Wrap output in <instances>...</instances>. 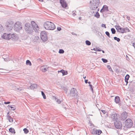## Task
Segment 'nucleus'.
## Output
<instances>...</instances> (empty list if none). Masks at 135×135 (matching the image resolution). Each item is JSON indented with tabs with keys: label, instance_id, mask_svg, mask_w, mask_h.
Wrapping results in <instances>:
<instances>
[{
	"label": "nucleus",
	"instance_id": "1",
	"mask_svg": "<svg viewBox=\"0 0 135 135\" xmlns=\"http://www.w3.org/2000/svg\"><path fill=\"white\" fill-rule=\"evenodd\" d=\"M31 25L28 23H26L25 25V29L26 32L30 34H32L33 30L36 32H37L39 28L38 25L33 21L31 22Z\"/></svg>",
	"mask_w": 135,
	"mask_h": 135
},
{
	"label": "nucleus",
	"instance_id": "2",
	"mask_svg": "<svg viewBox=\"0 0 135 135\" xmlns=\"http://www.w3.org/2000/svg\"><path fill=\"white\" fill-rule=\"evenodd\" d=\"M45 28L47 30H53L55 28L54 24L51 22L46 21L44 24Z\"/></svg>",
	"mask_w": 135,
	"mask_h": 135
},
{
	"label": "nucleus",
	"instance_id": "3",
	"mask_svg": "<svg viewBox=\"0 0 135 135\" xmlns=\"http://www.w3.org/2000/svg\"><path fill=\"white\" fill-rule=\"evenodd\" d=\"M77 91L76 89L73 88L70 91V96H72L76 99L78 98V96L77 94Z\"/></svg>",
	"mask_w": 135,
	"mask_h": 135
},
{
	"label": "nucleus",
	"instance_id": "4",
	"mask_svg": "<svg viewBox=\"0 0 135 135\" xmlns=\"http://www.w3.org/2000/svg\"><path fill=\"white\" fill-rule=\"evenodd\" d=\"M22 26L19 22H17L14 25V28L15 30L18 32L22 29Z\"/></svg>",
	"mask_w": 135,
	"mask_h": 135
},
{
	"label": "nucleus",
	"instance_id": "5",
	"mask_svg": "<svg viewBox=\"0 0 135 135\" xmlns=\"http://www.w3.org/2000/svg\"><path fill=\"white\" fill-rule=\"evenodd\" d=\"M14 24V22L12 21H8L6 25L7 30L8 31H10L12 30Z\"/></svg>",
	"mask_w": 135,
	"mask_h": 135
},
{
	"label": "nucleus",
	"instance_id": "6",
	"mask_svg": "<svg viewBox=\"0 0 135 135\" xmlns=\"http://www.w3.org/2000/svg\"><path fill=\"white\" fill-rule=\"evenodd\" d=\"M41 39L44 41H45L47 40V37L46 33L44 31L41 32Z\"/></svg>",
	"mask_w": 135,
	"mask_h": 135
},
{
	"label": "nucleus",
	"instance_id": "7",
	"mask_svg": "<svg viewBox=\"0 0 135 135\" xmlns=\"http://www.w3.org/2000/svg\"><path fill=\"white\" fill-rule=\"evenodd\" d=\"M114 125L116 128L118 129L120 128L122 126L121 122L119 120H116L115 122Z\"/></svg>",
	"mask_w": 135,
	"mask_h": 135
},
{
	"label": "nucleus",
	"instance_id": "8",
	"mask_svg": "<svg viewBox=\"0 0 135 135\" xmlns=\"http://www.w3.org/2000/svg\"><path fill=\"white\" fill-rule=\"evenodd\" d=\"M125 124L127 126V127L130 128L132 126L133 123L131 119H128L126 121Z\"/></svg>",
	"mask_w": 135,
	"mask_h": 135
},
{
	"label": "nucleus",
	"instance_id": "9",
	"mask_svg": "<svg viewBox=\"0 0 135 135\" xmlns=\"http://www.w3.org/2000/svg\"><path fill=\"white\" fill-rule=\"evenodd\" d=\"M2 38L5 40H9L11 38V34L10 33L7 34L4 33L1 36Z\"/></svg>",
	"mask_w": 135,
	"mask_h": 135
},
{
	"label": "nucleus",
	"instance_id": "10",
	"mask_svg": "<svg viewBox=\"0 0 135 135\" xmlns=\"http://www.w3.org/2000/svg\"><path fill=\"white\" fill-rule=\"evenodd\" d=\"M99 5V4H95L91 3L90 8L91 9L93 10H96L97 9Z\"/></svg>",
	"mask_w": 135,
	"mask_h": 135
},
{
	"label": "nucleus",
	"instance_id": "11",
	"mask_svg": "<svg viewBox=\"0 0 135 135\" xmlns=\"http://www.w3.org/2000/svg\"><path fill=\"white\" fill-rule=\"evenodd\" d=\"M115 27L118 32L121 33H124L125 32L124 30V28L121 27L119 26H116Z\"/></svg>",
	"mask_w": 135,
	"mask_h": 135
},
{
	"label": "nucleus",
	"instance_id": "12",
	"mask_svg": "<svg viewBox=\"0 0 135 135\" xmlns=\"http://www.w3.org/2000/svg\"><path fill=\"white\" fill-rule=\"evenodd\" d=\"M127 114L126 112H123L120 116V118L122 120H124L127 118Z\"/></svg>",
	"mask_w": 135,
	"mask_h": 135
},
{
	"label": "nucleus",
	"instance_id": "13",
	"mask_svg": "<svg viewBox=\"0 0 135 135\" xmlns=\"http://www.w3.org/2000/svg\"><path fill=\"white\" fill-rule=\"evenodd\" d=\"M102 132L100 130H96L93 131L92 132V133L94 135H99Z\"/></svg>",
	"mask_w": 135,
	"mask_h": 135
},
{
	"label": "nucleus",
	"instance_id": "14",
	"mask_svg": "<svg viewBox=\"0 0 135 135\" xmlns=\"http://www.w3.org/2000/svg\"><path fill=\"white\" fill-rule=\"evenodd\" d=\"M60 3L63 7L65 8L66 7L67 5L65 0H60Z\"/></svg>",
	"mask_w": 135,
	"mask_h": 135
},
{
	"label": "nucleus",
	"instance_id": "15",
	"mask_svg": "<svg viewBox=\"0 0 135 135\" xmlns=\"http://www.w3.org/2000/svg\"><path fill=\"white\" fill-rule=\"evenodd\" d=\"M37 84H33L31 85L30 86L28 87L27 88L28 89H33L35 88H37Z\"/></svg>",
	"mask_w": 135,
	"mask_h": 135
},
{
	"label": "nucleus",
	"instance_id": "16",
	"mask_svg": "<svg viewBox=\"0 0 135 135\" xmlns=\"http://www.w3.org/2000/svg\"><path fill=\"white\" fill-rule=\"evenodd\" d=\"M91 3L95 4H99V0H91L90 1Z\"/></svg>",
	"mask_w": 135,
	"mask_h": 135
},
{
	"label": "nucleus",
	"instance_id": "17",
	"mask_svg": "<svg viewBox=\"0 0 135 135\" xmlns=\"http://www.w3.org/2000/svg\"><path fill=\"white\" fill-rule=\"evenodd\" d=\"M58 72L61 73L62 74L63 76L66 75L68 74V73L67 71H65L63 69H62L60 71H58Z\"/></svg>",
	"mask_w": 135,
	"mask_h": 135
},
{
	"label": "nucleus",
	"instance_id": "18",
	"mask_svg": "<svg viewBox=\"0 0 135 135\" xmlns=\"http://www.w3.org/2000/svg\"><path fill=\"white\" fill-rule=\"evenodd\" d=\"M99 9L98 8L97 9V10H96L95 11V12L96 13V14L94 15V16L95 17H97V18H99L100 16V15L98 12V11H99Z\"/></svg>",
	"mask_w": 135,
	"mask_h": 135
},
{
	"label": "nucleus",
	"instance_id": "19",
	"mask_svg": "<svg viewBox=\"0 0 135 135\" xmlns=\"http://www.w3.org/2000/svg\"><path fill=\"white\" fill-rule=\"evenodd\" d=\"M118 115L117 114H113L111 115V118L113 119H117Z\"/></svg>",
	"mask_w": 135,
	"mask_h": 135
},
{
	"label": "nucleus",
	"instance_id": "20",
	"mask_svg": "<svg viewBox=\"0 0 135 135\" xmlns=\"http://www.w3.org/2000/svg\"><path fill=\"white\" fill-rule=\"evenodd\" d=\"M8 107L9 109L10 110H14L16 109L15 106L14 105H9Z\"/></svg>",
	"mask_w": 135,
	"mask_h": 135
},
{
	"label": "nucleus",
	"instance_id": "21",
	"mask_svg": "<svg viewBox=\"0 0 135 135\" xmlns=\"http://www.w3.org/2000/svg\"><path fill=\"white\" fill-rule=\"evenodd\" d=\"M120 98L118 96H116L115 97V101L116 103H119L120 101Z\"/></svg>",
	"mask_w": 135,
	"mask_h": 135
},
{
	"label": "nucleus",
	"instance_id": "22",
	"mask_svg": "<svg viewBox=\"0 0 135 135\" xmlns=\"http://www.w3.org/2000/svg\"><path fill=\"white\" fill-rule=\"evenodd\" d=\"M7 119L10 122H13V118H11L9 115H8L7 116Z\"/></svg>",
	"mask_w": 135,
	"mask_h": 135
},
{
	"label": "nucleus",
	"instance_id": "23",
	"mask_svg": "<svg viewBox=\"0 0 135 135\" xmlns=\"http://www.w3.org/2000/svg\"><path fill=\"white\" fill-rule=\"evenodd\" d=\"M129 77V76L128 74H127L125 77V82L126 83V84L128 83V80Z\"/></svg>",
	"mask_w": 135,
	"mask_h": 135
},
{
	"label": "nucleus",
	"instance_id": "24",
	"mask_svg": "<svg viewBox=\"0 0 135 135\" xmlns=\"http://www.w3.org/2000/svg\"><path fill=\"white\" fill-rule=\"evenodd\" d=\"M11 38H12V40H16L18 38L17 36H15L14 34H11Z\"/></svg>",
	"mask_w": 135,
	"mask_h": 135
},
{
	"label": "nucleus",
	"instance_id": "25",
	"mask_svg": "<svg viewBox=\"0 0 135 135\" xmlns=\"http://www.w3.org/2000/svg\"><path fill=\"white\" fill-rule=\"evenodd\" d=\"M45 66H43L41 67V69L42 71L43 72H45L47 71V68H45Z\"/></svg>",
	"mask_w": 135,
	"mask_h": 135
},
{
	"label": "nucleus",
	"instance_id": "26",
	"mask_svg": "<svg viewBox=\"0 0 135 135\" xmlns=\"http://www.w3.org/2000/svg\"><path fill=\"white\" fill-rule=\"evenodd\" d=\"M9 131L10 132H11L12 133H15V130L14 129L12 128H10L9 129Z\"/></svg>",
	"mask_w": 135,
	"mask_h": 135
},
{
	"label": "nucleus",
	"instance_id": "27",
	"mask_svg": "<svg viewBox=\"0 0 135 135\" xmlns=\"http://www.w3.org/2000/svg\"><path fill=\"white\" fill-rule=\"evenodd\" d=\"M103 10L105 11H108V7L107 6L105 5L103 6Z\"/></svg>",
	"mask_w": 135,
	"mask_h": 135
},
{
	"label": "nucleus",
	"instance_id": "28",
	"mask_svg": "<svg viewBox=\"0 0 135 135\" xmlns=\"http://www.w3.org/2000/svg\"><path fill=\"white\" fill-rule=\"evenodd\" d=\"M127 127V126H126V124L125 123V125H124L123 126V128L124 131H126L129 128Z\"/></svg>",
	"mask_w": 135,
	"mask_h": 135
},
{
	"label": "nucleus",
	"instance_id": "29",
	"mask_svg": "<svg viewBox=\"0 0 135 135\" xmlns=\"http://www.w3.org/2000/svg\"><path fill=\"white\" fill-rule=\"evenodd\" d=\"M26 64L27 65H29L30 66H31L32 65L31 61L29 60H27L26 62Z\"/></svg>",
	"mask_w": 135,
	"mask_h": 135
},
{
	"label": "nucleus",
	"instance_id": "30",
	"mask_svg": "<svg viewBox=\"0 0 135 135\" xmlns=\"http://www.w3.org/2000/svg\"><path fill=\"white\" fill-rule=\"evenodd\" d=\"M124 30L125 32H124V33H126L127 32H128L130 31L129 29L127 27L124 28Z\"/></svg>",
	"mask_w": 135,
	"mask_h": 135
},
{
	"label": "nucleus",
	"instance_id": "31",
	"mask_svg": "<svg viewBox=\"0 0 135 135\" xmlns=\"http://www.w3.org/2000/svg\"><path fill=\"white\" fill-rule=\"evenodd\" d=\"M111 30L112 34H114L115 33L116 31L114 28H112L111 29Z\"/></svg>",
	"mask_w": 135,
	"mask_h": 135
},
{
	"label": "nucleus",
	"instance_id": "32",
	"mask_svg": "<svg viewBox=\"0 0 135 135\" xmlns=\"http://www.w3.org/2000/svg\"><path fill=\"white\" fill-rule=\"evenodd\" d=\"M114 39L115 40L117 41L118 42H119L120 41V39L116 37H114Z\"/></svg>",
	"mask_w": 135,
	"mask_h": 135
},
{
	"label": "nucleus",
	"instance_id": "33",
	"mask_svg": "<svg viewBox=\"0 0 135 135\" xmlns=\"http://www.w3.org/2000/svg\"><path fill=\"white\" fill-rule=\"evenodd\" d=\"M85 43L88 45H90L91 44V42L88 40H86L85 41Z\"/></svg>",
	"mask_w": 135,
	"mask_h": 135
},
{
	"label": "nucleus",
	"instance_id": "34",
	"mask_svg": "<svg viewBox=\"0 0 135 135\" xmlns=\"http://www.w3.org/2000/svg\"><path fill=\"white\" fill-rule=\"evenodd\" d=\"M107 67L109 70V71H112L113 72L112 69L110 66L109 65H107Z\"/></svg>",
	"mask_w": 135,
	"mask_h": 135
},
{
	"label": "nucleus",
	"instance_id": "35",
	"mask_svg": "<svg viewBox=\"0 0 135 135\" xmlns=\"http://www.w3.org/2000/svg\"><path fill=\"white\" fill-rule=\"evenodd\" d=\"M41 93L43 97V98L45 99H46V96L44 92L43 91H41Z\"/></svg>",
	"mask_w": 135,
	"mask_h": 135
},
{
	"label": "nucleus",
	"instance_id": "36",
	"mask_svg": "<svg viewBox=\"0 0 135 135\" xmlns=\"http://www.w3.org/2000/svg\"><path fill=\"white\" fill-rule=\"evenodd\" d=\"M16 90H17L18 91H21L23 90V89L21 87H17L15 88Z\"/></svg>",
	"mask_w": 135,
	"mask_h": 135
},
{
	"label": "nucleus",
	"instance_id": "37",
	"mask_svg": "<svg viewBox=\"0 0 135 135\" xmlns=\"http://www.w3.org/2000/svg\"><path fill=\"white\" fill-rule=\"evenodd\" d=\"M23 131H24V133L27 134L29 132L28 130L26 128H25L23 129Z\"/></svg>",
	"mask_w": 135,
	"mask_h": 135
},
{
	"label": "nucleus",
	"instance_id": "38",
	"mask_svg": "<svg viewBox=\"0 0 135 135\" xmlns=\"http://www.w3.org/2000/svg\"><path fill=\"white\" fill-rule=\"evenodd\" d=\"M64 52V51L62 49H60L59 51V52L60 54H63Z\"/></svg>",
	"mask_w": 135,
	"mask_h": 135
},
{
	"label": "nucleus",
	"instance_id": "39",
	"mask_svg": "<svg viewBox=\"0 0 135 135\" xmlns=\"http://www.w3.org/2000/svg\"><path fill=\"white\" fill-rule=\"evenodd\" d=\"M61 88L62 89H63L64 90L66 91V93L67 91V89H66V87L63 86L61 87Z\"/></svg>",
	"mask_w": 135,
	"mask_h": 135
},
{
	"label": "nucleus",
	"instance_id": "40",
	"mask_svg": "<svg viewBox=\"0 0 135 135\" xmlns=\"http://www.w3.org/2000/svg\"><path fill=\"white\" fill-rule=\"evenodd\" d=\"M102 60L103 62L104 63H106L108 61V60H107L105 59L102 58Z\"/></svg>",
	"mask_w": 135,
	"mask_h": 135
},
{
	"label": "nucleus",
	"instance_id": "41",
	"mask_svg": "<svg viewBox=\"0 0 135 135\" xmlns=\"http://www.w3.org/2000/svg\"><path fill=\"white\" fill-rule=\"evenodd\" d=\"M105 33L106 35L109 37L110 38V34L109 32L108 31H106L105 32Z\"/></svg>",
	"mask_w": 135,
	"mask_h": 135
},
{
	"label": "nucleus",
	"instance_id": "42",
	"mask_svg": "<svg viewBox=\"0 0 135 135\" xmlns=\"http://www.w3.org/2000/svg\"><path fill=\"white\" fill-rule=\"evenodd\" d=\"M89 86H90L91 90L92 91V93H93V92H94L93 89V88L92 87V85H91V84H89Z\"/></svg>",
	"mask_w": 135,
	"mask_h": 135
},
{
	"label": "nucleus",
	"instance_id": "43",
	"mask_svg": "<svg viewBox=\"0 0 135 135\" xmlns=\"http://www.w3.org/2000/svg\"><path fill=\"white\" fill-rule=\"evenodd\" d=\"M55 100L56 101V102H57L59 104L60 103L61 101L59 99H56L55 98Z\"/></svg>",
	"mask_w": 135,
	"mask_h": 135
},
{
	"label": "nucleus",
	"instance_id": "44",
	"mask_svg": "<svg viewBox=\"0 0 135 135\" xmlns=\"http://www.w3.org/2000/svg\"><path fill=\"white\" fill-rule=\"evenodd\" d=\"M2 69L3 70L2 71H0V72L1 73H5L6 71V70L5 69Z\"/></svg>",
	"mask_w": 135,
	"mask_h": 135
},
{
	"label": "nucleus",
	"instance_id": "45",
	"mask_svg": "<svg viewBox=\"0 0 135 135\" xmlns=\"http://www.w3.org/2000/svg\"><path fill=\"white\" fill-rule=\"evenodd\" d=\"M101 26L102 27H104L105 28H106V25L105 24H102L101 25Z\"/></svg>",
	"mask_w": 135,
	"mask_h": 135
},
{
	"label": "nucleus",
	"instance_id": "46",
	"mask_svg": "<svg viewBox=\"0 0 135 135\" xmlns=\"http://www.w3.org/2000/svg\"><path fill=\"white\" fill-rule=\"evenodd\" d=\"M101 111L104 114L106 113V111L105 110H103L102 109L101 110Z\"/></svg>",
	"mask_w": 135,
	"mask_h": 135
},
{
	"label": "nucleus",
	"instance_id": "47",
	"mask_svg": "<svg viewBox=\"0 0 135 135\" xmlns=\"http://www.w3.org/2000/svg\"><path fill=\"white\" fill-rule=\"evenodd\" d=\"M38 61H40L41 62H43V60L40 58H39L37 60Z\"/></svg>",
	"mask_w": 135,
	"mask_h": 135
},
{
	"label": "nucleus",
	"instance_id": "48",
	"mask_svg": "<svg viewBox=\"0 0 135 135\" xmlns=\"http://www.w3.org/2000/svg\"><path fill=\"white\" fill-rule=\"evenodd\" d=\"M76 12L75 11H73V16H74L76 15V14L75 13V12Z\"/></svg>",
	"mask_w": 135,
	"mask_h": 135
},
{
	"label": "nucleus",
	"instance_id": "49",
	"mask_svg": "<svg viewBox=\"0 0 135 135\" xmlns=\"http://www.w3.org/2000/svg\"><path fill=\"white\" fill-rule=\"evenodd\" d=\"M11 103L10 102H4V104H8Z\"/></svg>",
	"mask_w": 135,
	"mask_h": 135
},
{
	"label": "nucleus",
	"instance_id": "50",
	"mask_svg": "<svg viewBox=\"0 0 135 135\" xmlns=\"http://www.w3.org/2000/svg\"><path fill=\"white\" fill-rule=\"evenodd\" d=\"M57 30L59 31H60L61 29V28L60 27H57Z\"/></svg>",
	"mask_w": 135,
	"mask_h": 135
},
{
	"label": "nucleus",
	"instance_id": "51",
	"mask_svg": "<svg viewBox=\"0 0 135 135\" xmlns=\"http://www.w3.org/2000/svg\"><path fill=\"white\" fill-rule=\"evenodd\" d=\"M2 25L0 24V31H2Z\"/></svg>",
	"mask_w": 135,
	"mask_h": 135
},
{
	"label": "nucleus",
	"instance_id": "52",
	"mask_svg": "<svg viewBox=\"0 0 135 135\" xmlns=\"http://www.w3.org/2000/svg\"><path fill=\"white\" fill-rule=\"evenodd\" d=\"M4 61H7L9 60L8 59H7V58H4Z\"/></svg>",
	"mask_w": 135,
	"mask_h": 135
},
{
	"label": "nucleus",
	"instance_id": "53",
	"mask_svg": "<svg viewBox=\"0 0 135 135\" xmlns=\"http://www.w3.org/2000/svg\"><path fill=\"white\" fill-rule=\"evenodd\" d=\"M105 11L103 10V9L102 8V9H101L100 10V12H104Z\"/></svg>",
	"mask_w": 135,
	"mask_h": 135
},
{
	"label": "nucleus",
	"instance_id": "54",
	"mask_svg": "<svg viewBox=\"0 0 135 135\" xmlns=\"http://www.w3.org/2000/svg\"><path fill=\"white\" fill-rule=\"evenodd\" d=\"M127 18L128 20H130V17L128 16L127 17Z\"/></svg>",
	"mask_w": 135,
	"mask_h": 135
},
{
	"label": "nucleus",
	"instance_id": "55",
	"mask_svg": "<svg viewBox=\"0 0 135 135\" xmlns=\"http://www.w3.org/2000/svg\"><path fill=\"white\" fill-rule=\"evenodd\" d=\"M71 34L73 35H74L77 36V35L75 33H74L73 32L71 33Z\"/></svg>",
	"mask_w": 135,
	"mask_h": 135
},
{
	"label": "nucleus",
	"instance_id": "56",
	"mask_svg": "<svg viewBox=\"0 0 135 135\" xmlns=\"http://www.w3.org/2000/svg\"><path fill=\"white\" fill-rule=\"evenodd\" d=\"M35 37L36 40H38L39 38L38 36H35Z\"/></svg>",
	"mask_w": 135,
	"mask_h": 135
},
{
	"label": "nucleus",
	"instance_id": "57",
	"mask_svg": "<svg viewBox=\"0 0 135 135\" xmlns=\"http://www.w3.org/2000/svg\"><path fill=\"white\" fill-rule=\"evenodd\" d=\"M43 66H45V68H47V70H48L49 67H48V66H47V65H44Z\"/></svg>",
	"mask_w": 135,
	"mask_h": 135
},
{
	"label": "nucleus",
	"instance_id": "58",
	"mask_svg": "<svg viewBox=\"0 0 135 135\" xmlns=\"http://www.w3.org/2000/svg\"><path fill=\"white\" fill-rule=\"evenodd\" d=\"M96 50L98 51H102V50L101 49H97Z\"/></svg>",
	"mask_w": 135,
	"mask_h": 135
},
{
	"label": "nucleus",
	"instance_id": "59",
	"mask_svg": "<svg viewBox=\"0 0 135 135\" xmlns=\"http://www.w3.org/2000/svg\"><path fill=\"white\" fill-rule=\"evenodd\" d=\"M132 45H133V47H134V48L135 49V42L133 43Z\"/></svg>",
	"mask_w": 135,
	"mask_h": 135
},
{
	"label": "nucleus",
	"instance_id": "60",
	"mask_svg": "<svg viewBox=\"0 0 135 135\" xmlns=\"http://www.w3.org/2000/svg\"><path fill=\"white\" fill-rule=\"evenodd\" d=\"M88 80H85V83H88Z\"/></svg>",
	"mask_w": 135,
	"mask_h": 135
},
{
	"label": "nucleus",
	"instance_id": "61",
	"mask_svg": "<svg viewBox=\"0 0 135 135\" xmlns=\"http://www.w3.org/2000/svg\"><path fill=\"white\" fill-rule=\"evenodd\" d=\"M126 59H127L128 60H129V58L127 56V55H126Z\"/></svg>",
	"mask_w": 135,
	"mask_h": 135
},
{
	"label": "nucleus",
	"instance_id": "62",
	"mask_svg": "<svg viewBox=\"0 0 135 135\" xmlns=\"http://www.w3.org/2000/svg\"><path fill=\"white\" fill-rule=\"evenodd\" d=\"M91 50H96V49H95V48H94L93 49H91Z\"/></svg>",
	"mask_w": 135,
	"mask_h": 135
},
{
	"label": "nucleus",
	"instance_id": "63",
	"mask_svg": "<svg viewBox=\"0 0 135 135\" xmlns=\"http://www.w3.org/2000/svg\"><path fill=\"white\" fill-rule=\"evenodd\" d=\"M79 20H81V17H79Z\"/></svg>",
	"mask_w": 135,
	"mask_h": 135
},
{
	"label": "nucleus",
	"instance_id": "64",
	"mask_svg": "<svg viewBox=\"0 0 135 135\" xmlns=\"http://www.w3.org/2000/svg\"><path fill=\"white\" fill-rule=\"evenodd\" d=\"M102 51V52H103V53H104L105 52H104V50H102V51Z\"/></svg>",
	"mask_w": 135,
	"mask_h": 135
}]
</instances>
